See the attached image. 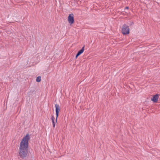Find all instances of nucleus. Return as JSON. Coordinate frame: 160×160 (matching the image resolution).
<instances>
[{
    "mask_svg": "<svg viewBox=\"0 0 160 160\" xmlns=\"http://www.w3.org/2000/svg\"><path fill=\"white\" fill-rule=\"evenodd\" d=\"M29 139L30 135L29 134H27L24 137L20 143L19 154L22 158H24L27 157L28 141Z\"/></svg>",
    "mask_w": 160,
    "mask_h": 160,
    "instance_id": "f257e3e1",
    "label": "nucleus"
},
{
    "mask_svg": "<svg viewBox=\"0 0 160 160\" xmlns=\"http://www.w3.org/2000/svg\"><path fill=\"white\" fill-rule=\"evenodd\" d=\"M41 81V77L40 76H38L37 77L36 79V81L38 82H39Z\"/></svg>",
    "mask_w": 160,
    "mask_h": 160,
    "instance_id": "6e6552de",
    "label": "nucleus"
},
{
    "mask_svg": "<svg viewBox=\"0 0 160 160\" xmlns=\"http://www.w3.org/2000/svg\"><path fill=\"white\" fill-rule=\"evenodd\" d=\"M55 119L54 117L53 116H52L51 117V119L53 124V128H55V126L56 122L54 121V119Z\"/></svg>",
    "mask_w": 160,
    "mask_h": 160,
    "instance_id": "423d86ee",
    "label": "nucleus"
},
{
    "mask_svg": "<svg viewBox=\"0 0 160 160\" xmlns=\"http://www.w3.org/2000/svg\"><path fill=\"white\" fill-rule=\"evenodd\" d=\"M80 55L78 54V53H77V54L76 55V58H77V57L79 56Z\"/></svg>",
    "mask_w": 160,
    "mask_h": 160,
    "instance_id": "1a4fd4ad",
    "label": "nucleus"
},
{
    "mask_svg": "<svg viewBox=\"0 0 160 160\" xmlns=\"http://www.w3.org/2000/svg\"><path fill=\"white\" fill-rule=\"evenodd\" d=\"M122 32L123 35H127L129 33V28L128 26L126 25H124L122 29Z\"/></svg>",
    "mask_w": 160,
    "mask_h": 160,
    "instance_id": "f03ea898",
    "label": "nucleus"
},
{
    "mask_svg": "<svg viewBox=\"0 0 160 160\" xmlns=\"http://www.w3.org/2000/svg\"><path fill=\"white\" fill-rule=\"evenodd\" d=\"M158 94H156L154 96L153 98H152L151 100L154 102H156L158 101Z\"/></svg>",
    "mask_w": 160,
    "mask_h": 160,
    "instance_id": "39448f33",
    "label": "nucleus"
},
{
    "mask_svg": "<svg viewBox=\"0 0 160 160\" xmlns=\"http://www.w3.org/2000/svg\"><path fill=\"white\" fill-rule=\"evenodd\" d=\"M68 21L70 25H72L74 22V15L71 13L69 15L68 17Z\"/></svg>",
    "mask_w": 160,
    "mask_h": 160,
    "instance_id": "7ed1b4c3",
    "label": "nucleus"
},
{
    "mask_svg": "<svg viewBox=\"0 0 160 160\" xmlns=\"http://www.w3.org/2000/svg\"><path fill=\"white\" fill-rule=\"evenodd\" d=\"M55 108H56V122H57V118L58 116V114L60 110V107L58 105L56 104L55 105Z\"/></svg>",
    "mask_w": 160,
    "mask_h": 160,
    "instance_id": "20e7f679",
    "label": "nucleus"
},
{
    "mask_svg": "<svg viewBox=\"0 0 160 160\" xmlns=\"http://www.w3.org/2000/svg\"><path fill=\"white\" fill-rule=\"evenodd\" d=\"M129 8L128 7H126L125 8V9H128Z\"/></svg>",
    "mask_w": 160,
    "mask_h": 160,
    "instance_id": "9d476101",
    "label": "nucleus"
},
{
    "mask_svg": "<svg viewBox=\"0 0 160 160\" xmlns=\"http://www.w3.org/2000/svg\"><path fill=\"white\" fill-rule=\"evenodd\" d=\"M84 46L82 48V49L80 50V51H79L78 53V54L79 55H80L83 52H84Z\"/></svg>",
    "mask_w": 160,
    "mask_h": 160,
    "instance_id": "0eeeda50",
    "label": "nucleus"
}]
</instances>
